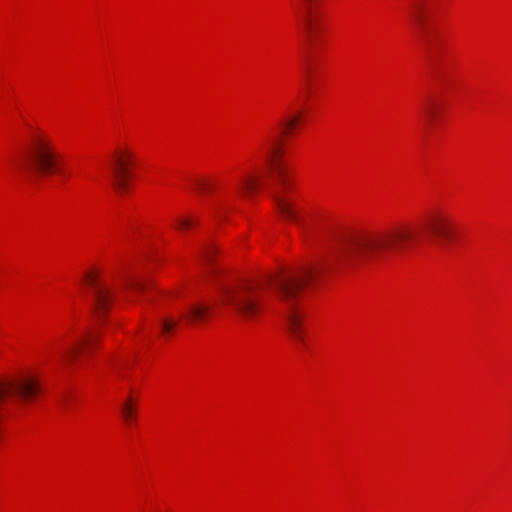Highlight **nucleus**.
<instances>
[{"instance_id": "15", "label": "nucleus", "mask_w": 512, "mask_h": 512, "mask_svg": "<svg viewBox=\"0 0 512 512\" xmlns=\"http://www.w3.org/2000/svg\"><path fill=\"white\" fill-rule=\"evenodd\" d=\"M133 159V156L128 151L118 152L114 159V166H116V161H121L124 164V167H129Z\"/></svg>"}, {"instance_id": "17", "label": "nucleus", "mask_w": 512, "mask_h": 512, "mask_svg": "<svg viewBox=\"0 0 512 512\" xmlns=\"http://www.w3.org/2000/svg\"><path fill=\"white\" fill-rule=\"evenodd\" d=\"M215 253V248L212 246H207L203 249L202 257L206 263H210L213 260V256Z\"/></svg>"}, {"instance_id": "14", "label": "nucleus", "mask_w": 512, "mask_h": 512, "mask_svg": "<svg viewBox=\"0 0 512 512\" xmlns=\"http://www.w3.org/2000/svg\"><path fill=\"white\" fill-rule=\"evenodd\" d=\"M422 111L429 124L436 116V104L432 100H427L422 107Z\"/></svg>"}, {"instance_id": "7", "label": "nucleus", "mask_w": 512, "mask_h": 512, "mask_svg": "<svg viewBox=\"0 0 512 512\" xmlns=\"http://www.w3.org/2000/svg\"><path fill=\"white\" fill-rule=\"evenodd\" d=\"M411 17L420 32V39L429 51L431 47V31L428 27L427 10L423 2L415 1L411 8Z\"/></svg>"}, {"instance_id": "13", "label": "nucleus", "mask_w": 512, "mask_h": 512, "mask_svg": "<svg viewBox=\"0 0 512 512\" xmlns=\"http://www.w3.org/2000/svg\"><path fill=\"white\" fill-rule=\"evenodd\" d=\"M198 222V219H194L191 217H179L176 220V229L179 231L188 230L192 226L197 225Z\"/></svg>"}, {"instance_id": "2", "label": "nucleus", "mask_w": 512, "mask_h": 512, "mask_svg": "<svg viewBox=\"0 0 512 512\" xmlns=\"http://www.w3.org/2000/svg\"><path fill=\"white\" fill-rule=\"evenodd\" d=\"M299 120L300 113L284 119L278 127L269 131L260 143L258 153L265 161L267 173L271 175L272 179H262L266 174L263 172L259 175H247L241 183V189L248 192L255 191L260 187L267 189L281 216L296 223H298V211L287 195L290 184L289 177L280 155L284 136L294 129Z\"/></svg>"}, {"instance_id": "9", "label": "nucleus", "mask_w": 512, "mask_h": 512, "mask_svg": "<svg viewBox=\"0 0 512 512\" xmlns=\"http://www.w3.org/2000/svg\"><path fill=\"white\" fill-rule=\"evenodd\" d=\"M96 339L93 336H87L84 339L77 340L68 345L59 346L55 350L59 353L60 359L66 363L72 362L80 353L85 345L93 344Z\"/></svg>"}, {"instance_id": "18", "label": "nucleus", "mask_w": 512, "mask_h": 512, "mask_svg": "<svg viewBox=\"0 0 512 512\" xmlns=\"http://www.w3.org/2000/svg\"><path fill=\"white\" fill-rule=\"evenodd\" d=\"M200 187H201V189H203V190H204V189H206V184H205V183H201V184H200Z\"/></svg>"}, {"instance_id": "16", "label": "nucleus", "mask_w": 512, "mask_h": 512, "mask_svg": "<svg viewBox=\"0 0 512 512\" xmlns=\"http://www.w3.org/2000/svg\"><path fill=\"white\" fill-rule=\"evenodd\" d=\"M122 414L127 422H130L134 417V410L130 403V399H128L122 406Z\"/></svg>"}, {"instance_id": "11", "label": "nucleus", "mask_w": 512, "mask_h": 512, "mask_svg": "<svg viewBox=\"0 0 512 512\" xmlns=\"http://www.w3.org/2000/svg\"><path fill=\"white\" fill-rule=\"evenodd\" d=\"M146 287V281L135 276V275H126L123 279V288L127 289L131 292H140L144 290Z\"/></svg>"}, {"instance_id": "5", "label": "nucleus", "mask_w": 512, "mask_h": 512, "mask_svg": "<svg viewBox=\"0 0 512 512\" xmlns=\"http://www.w3.org/2000/svg\"><path fill=\"white\" fill-rule=\"evenodd\" d=\"M314 0H299L295 9L300 30L308 47L312 46L320 34V19L313 7Z\"/></svg>"}, {"instance_id": "6", "label": "nucleus", "mask_w": 512, "mask_h": 512, "mask_svg": "<svg viewBox=\"0 0 512 512\" xmlns=\"http://www.w3.org/2000/svg\"><path fill=\"white\" fill-rule=\"evenodd\" d=\"M86 282L93 292L94 311L97 317H101L108 311L113 293L108 284L101 280L96 273H88Z\"/></svg>"}, {"instance_id": "10", "label": "nucleus", "mask_w": 512, "mask_h": 512, "mask_svg": "<svg viewBox=\"0 0 512 512\" xmlns=\"http://www.w3.org/2000/svg\"><path fill=\"white\" fill-rule=\"evenodd\" d=\"M112 172L113 185L115 188L120 192L126 191L128 188L126 178L130 174L129 167H124V164L121 161H116V166H113Z\"/></svg>"}, {"instance_id": "4", "label": "nucleus", "mask_w": 512, "mask_h": 512, "mask_svg": "<svg viewBox=\"0 0 512 512\" xmlns=\"http://www.w3.org/2000/svg\"><path fill=\"white\" fill-rule=\"evenodd\" d=\"M266 284L249 282L223 290V302L245 322H254L264 310Z\"/></svg>"}, {"instance_id": "3", "label": "nucleus", "mask_w": 512, "mask_h": 512, "mask_svg": "<svg viewBox=\"0 0 512 512\" xmlns=\"http://www.w3.org/2000/svg\"><path fill=\"white\" fill-rule=\"evenodd\" d=\"M16 168L24 174L62 173L61 155L50 136L42 130H37L30 135L27 152Z\"/></svg>"}, {"instance_id": "12", "label": "nucleus", "mask_w": 512, "mask_h": 512, "mask_svg": "<svg viewBox=\"0 0 512 512\" xmlns=\"http://www.w3.org/2000/svg\"><path fill=\"white\" fill-rule=\"evenodd\" d=\"M180 323V318L173 316L163 317L160 321L161 329L164 334L171 333Z\"/></svg>"}, {"instance_id": "1", "label": "nucleus", "mask_w": 512, "mask_h": 512, "mask_svg": "<svg viewBox=\"0 0 512 512\" xmlns=\"http://www.w3.org/2000/svg\"><path fill=\"white\" fill-rule=\"evenodd\" d=\"M453 223L449 215L436 211L422 225L405 224L377 234L334 233L326 243L327 255L317 268H306L271 276L268 285L282 306L286 330L297 348L305 347L304 311L300 306L303 287L326 269H354L378 264L409 250L422 231L431 241L449 238Z\"/></svg>"}, {"instance_id": "8", "label": "nucleus", "mask_w": 512, "mask_h": 512, "mask_svg": "<svg viewBox=\"0 0 512 512\" xmlns=\"http://www.w3.org/2000/svg\"><path fill=\"white\" fill-rule=\"evenodd\" d=\"M211 305L203 301L191 303L181 314L184 325H193L205 321L211 314Z\"/></svg>"}]
</instances>
